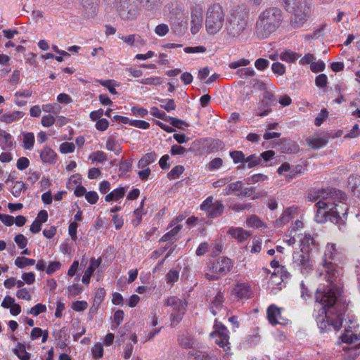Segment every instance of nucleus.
Listing matches in <instances>:
<instances>
[{"label": "nucleus", "mask_w": 360, "mask_h": 360, "mask_svg": "<svg viewBox=\"0 0 360 360\" xmlns=\"http://www.w3.org/2000/svg\"><path fill=\"white\" fill-rule=\"evenodd\" d=\"M326 285H320L315 292V302L321 305L316 321L321 333L338 330L342 325L347 304L342 298L343 289L338 283L339 278L327 279Z\"/></svg>", "instance_id": "f257e3e1"}, {"label": "nucleus", "mask_w": 360, "mask_h": 360, "mask_svg": "<svg viewBox=\"0 0 360 360\" xmlns=\"http://www.w3.org/2000/svg\"><path fill=\"white\" fill-rule=\"evenodd\" d=\"M283 12L277 7H270L262 12L256 22L257 35L262 39L269 37L281 25Z\"/></svg>", "instance_id": "f03ea898"}, {"label": "nucleus", "mask_w": 360, "mask_h": 360, "mask_svg": "<svg viewBox=\"0 0 360 360\" xmlns=\"http://www.w3.org/2000/svg\"><path fill=\"white\" fill-rule=\"evenodd\" d=\"M249 15L250 10L246 5L241 4L234 6L227 15V34L231 38L241 35L248 26Z\"/></svg>", "instance_id": "7ed1b4c3"}, {"label": "nucleus", "mask_w": 360, "mask_h": 360, "mask_svg": "<svg viewBox=\"0 0 360 360\" xmlns=\"http://www.w3.org/2000/svg\"><path fill=\"white\" fill-rule=\"evenodd\" d=\"M342 256L335 243H328L325 247L322 263L318 269L319 275L325 276L330 281L334 278H340V271L337 262L342 259Z\"/></svg>", "instance_id": "20e7f679"}, {"label": "nucleus", "mask_w": 360, "mask_h": 360, "mask_svg": "<svg viewBox=\"0 0 360 360\" xmlns=\"http://www.w3.org/2000/svg\"><path fill=\"white\" fill-rule=\"evenodd\" d=\"M226 8L219 2L211 4L207 6L205 13V27L206 32L210 36L219 33L226 22Z\"/></svg>", "instance_id": "39448f33"}, {"label": "nucleus", "mask_w": 360, "mask_h": 360, "mask_svg": "<svg viewBox=\"0 0 360 360\" xmlns=\"http://www.w3.org/2000/svg\"><path fill=\"white\" fill-rule=\"evenodd\" d=\"M285 11L292 13L290 26L302 27L311 13V5L306 0H281Z\"/></svg>", "instance_id": "423d86ee"}, {"label": "nucleus", "mask_w": 360, "mask_h": 360, "mask_svg": "<svg viewBox=\"0 0 360 360\" xmlns=\"http://www.w3.org/2000/svg\"><path fill=\"white\" fill-rule=\"evenodd\" d=\"M233 264V260L226 257H219L209 265L208 268L212 274L206 273L205 277L209 281L219 280L221 276L231 271Z\"/></svg>", "instance_id": "0eeeda50"}, {"label": "nucleus", "mask_w": 360, "mask_h": 360, "mask_svg": "<svg viewBox=\"0 0 360 360\" xmlns=\"http://www.w3.org/2000/svg\"><path fill=\"white\" fill-rule=\"evenodd\" d=\"M165 305L172 307L173 312L170 315V321L171 326L174 328L182 321L186 311L187 302L176 296H171L167 299Z\"/></svg>", "instance_id": "6e6552de"}, {"label": "nucleus", "mask_w": 360, "mask_h": 360, "mask_svg": "<svg viewBox=\"0 0 360 360\" xmlns=\"http://www.w3.org/2000/svg\"><path fill=\"white\" fill-rule=\"evenodd\" d=\"M213 328L210 336L214 340V343L222 348L227 355H231L233 353L231 349L230 333L228 328L221 323L218 322L214 325Z\"/></svg>", "instance_id": "1a4fd4ad"}, {"label": "nucleus", "mask_w": 360, "mask_h": 360, "mask_svg": "<svg viewBox=\"0 0 360 360\" xmlns=\"http://www.w3.org/2000/svg\"><path fill=\"white\" fill-rule=\"evenodd\" d=\"M201 210L205 212L209 218H217L221 216L224 211V205L220 200L214 202L212 196L207 197L200 205Z\"/></svg>", "instance_id": "9d476101"}, {"label": "nucleus", "mask_w": 360, "mask_h": 360, "mask_svg": "<svg viewBox=\"0 0 360 360\" xmlns=\"http://www.w3.org/2000/svg\"><path fill=\"white\" fill-rule=\"evenodd\" d=\"M317 189L319 193V200L332 202L334 200H341L345 198V193L338 189L332 188Z\"/></svg>", "instance_id": "9b49d317"}, {"label": "nucleus", "mask_w": 360, "mask_h": 360, "mask_svg": "<svg viewBox=\"0 0 360 360\" xmlns=\"http://www.w3.org/2000/svg\"><path fill=\"white\" fill-rule=\"evenodd\" d=\"M177 342L183 349H193L198 345L194 335L186 330L179 333Z\"/></svg>", "instance_id": "f8f14e48"}, {"label": "nucleus", "mask_w": 360, "mask_h": 360, "mask_svg": "<svg viewBox=\"0 0 360 360\" xmlns=\"http://www.w3.org/2000/svg\"><path fill=\"white\" fill-rule=\"evenodd\" d=\"M347 200V195L344 199H336L330 202L329 210L331 212L333 215H335L338 218L345 217L347 214L348 207L345 201Z\"/></svg>", "instance_id": "ddd939ff"}, {"label": "nucleus", "mask_w": 360, "mask_h": 360, "mask_svg": "<svg viewBox=\"0 0 360 360\" xmlns=\"http://www.w3.org/2000/svg\"><path fill=\"white\" fill-rule=\"evenodd\" d=\"M360 340V331L359 327L349 326L345 328V333L342 335V341L347 344H352Z\"/></svg>", "instance_id": "4468645a"}, {"label": "nucleus", "mask_w": 360, "mask_h": 360, "mask_svg": "<svg viewBox=\"0 0 360 360\" xmlns=\"http://www.w3.org/2000/svg\"><path fill=\"white\" fill-rule=\"evenodd\" d=\"M330 205V202H325L323 200H319L316 204V207H317L316 213L314 216V220L317 223H324L326 221V212L325 211L326 209L329 210V207Z\"/></svg>", "instance_id": "2eb2a0df"}, {"label": "nucleus", "mask_w": 360, "mask_h": 360, "mask_svg": "<svg viewBox=\"0 0 360 360\" xmlns=\"http://www.w3.org/2000/svg\"><path fill=\"white\" fill-rule=\"evenodd\" d=\"M101 264V259L92 258L90 260V264L85 270L84 275L82 278V281L85 285H89L90 283L91 277L95 271V270L99 267Z\"/></svg>", "instance_id": "dca6fc26"}, {"label": "nucleus", "mask_w": 360, "mask_h": 360, "mask_svg": "<svg viewBox=\"0 0 360 360\" xmlns=\"http://www.w3.org/2000/svg\"><path fill=\"white\" fill-rule=\"evenodd\" d=\"M281 309L275 304H271L266 309V317L269 323L272 326L281 324L279 319L281 318Z\"/></svg>", "instance_id": "f3484780"}, {"label": "nucleus", "mask_w": 360, "mask_h": 360, "mask_svg": "<svg viewBox=\"0 0 360 360\" xmlns=\"http://www.w3.org/2000/svg\"><path fill=\"white\" fill-rule=\"evenodd\" d=\"M227 233L239 243L247 240L250 236L249 231L240 227H231L228 230Z\"/></svg>", "instance_id": "a211bd4d"}, {"label": "nucleus", "mask_w": 360, "mask_h": 360, "mask_svg": "<svg viewBox=\"0 0 360 360\" xmlns=\"http://www.w3.org/2000/svg\"><path fill=\"white\" fill-rule=\"evenodd\" d=\"M40 158L44 163L55 164L58 155L49 146H45L40 152Z\"/></svg>", "instance_id": "6ab92c4d"}, {"label": "nucleus", "mask_w": 360, "mask_h": 360, "mask_svg": "<svg viewBox=\"0 0 360 360\" xmlns=\"http://www.w3.org/2000/svg\"><path fill=\"white\" fill-rule=\"evenodd\" d=\"M0 146L3 150H11L15 146L12 136L5 130H0Z\"/></svg>", "instance_id": "aec40b11"}, {"label": "nucleus", "mask_w": 360, "mask_h": 360, "mask_svg": "<svg viewBox=\"0 0 360 360\" xmlns=\"http://www.w3.org/2000/svg\"><path fill=\"white\" fill-rule=\"evenodd\" d=\"M233 292L239 299L249 297L251 295L250 286L245 283H237L233 289Z\"/></svg>", "instance_id": "412c9836"}, {"label": "nucleus", "mask_w": 360, "mask_h": 360, "mask_svg": "<svg viewBox=\"0 0 360 360\" xmlns=\"http://www.w3.org/2000/svg\"><path fill=\"white\" fill-rule=\"evenodd\" d=\"M243 189V184L240 181H236L235 182L229 184L223 190L222 194L224 196L234 194L238 197V194L242 192Z\"/></svg>", "instance_id": "4be33fe9"}, {"label": "nucleus", "mask_w": 360, "mask_h": 360, "mask_svg": "<svg viewBox=\"0 0 360 360\" xmlns=\"http://www.w3.org/2000/svg\"><path fill=\"white\" fill-rule=\"evenodd\" d=\"M181 229V225H176L174 226L173 229L161 237L160 242H167L170 244L174 243L178 240V235Z\"/></svg>", "instance_id": "5701e85b"}, {"label": "nucleus", "mask_w": 360, "mask_h": 360, "mask_svg": "<svg viewBox=\"0 0 360 360\" xmlns=\"http://www.w3.org/2000/svg\"><path fill=\"white\" fill-rule=\"evenodd\" d=\"M296 209L294 207H288L282 214V215L276 220L275 223L277 226H282L288 224L293 217Z\"/></svg>", "instance_id": "b1692460"}, {"label": "nucleus", "mask_w": 360, "mask_h": 360, "mask_svg": "<svg viewBox=\"0 0 360 360\" xmlns=\"http://www.w3.org/2000/svg\"><path fill=\"white\" fill-rule=\"evenodd\" d=\"M315 245V238L313 234L304 233V236L300 239L301 250L309 252L311 247Z\"/></svg>", "instance_id": "393cba45"}, {"label": "nucleus", "mask_w": 360, "mask_h": 360, "mask_svg": "<svg viewBox=\"0 0 360 360\" xmlns=\"http://www.w3.org/2000/svg\"><path fill=\"white\" fill-rule=\"evenodd\" d=\"M127 189V188L126 187H119L114 189L105 195V200L106 202L118 201L119 200L124 198Z\"/></svg>", "instance_id": "a878e982"}, {"label": "nucleus", "mask_w": 360, "mask_h": 360, "mask_svg": "<svg viewBox=\"0 0 360 360\" xmlns=\"http://www.w3.org/2000/svg\"><path fill=\"white\" fill-rule=\"evenodd\" d=\"M188 360H218L217 357L199 350L190 351L188 353Z\"/></svg>", "instance_id": "bb28decb"}, {"label": "nucleus", "mask_w": 360, "mask_h": 360, "mask_svg": "<svg viewBox=\"0 0 360 360\" xmlns=\"http://www.w3.org/2000/svg\"><path fill=\"white\" fill-rule=\"evenodd\" d=\"M25 113L22 111L17 110L9 113H5L0 117V120L6 124L15 122L22 118Z\"/></svg>", "instance_id": "cd10ccee"}, {"label": "nucleus", "mask_w": 360, "mask_h": 360, "mask_svg": "<svg viewBox=\"0 0 360 360\" xmlns=\"http://www.w3.org/2000/svg\"><path fill=\"white\" fill-rule=\"evenodd\" d=\"M260 158L257 157L255 154H252L247 158H245L244 163L238 166V169H251L259 165L260 164Z\"/></svg>", "instance_id": "c85d7f7f"}, {"label": "nucleus", "mask_w": 360, "mask_h": 360, "mask_svg": "<svg viewBox=\"0 0 360 360\" xmlns=\"http://www.w3.org/2000/svg\"><path fill=\"white\" fill-rule=\"evenodd\" d=\"M142 6L147 11H153L160 9L164 0H139Z\"/></svg>", "instance_id": "c756f323"}, {"label": "nucleus", "mask_w": 360, "mask_h": 360, "mask_svg": "<svg viewBox=\"0 0 360 360\" xmlns=\"http://www.w3.org/2000/svg\"><path fill=\"white\" fill-rule=\"evenodd\" d=\"M300 57V54L290 49H285L280 54V59L288 63H294Z\"/></svg>", "instance_id": "7c9ffc66"}, {"label": "nucleus", "mask_w": 360, "mask_h": 360, "mask_svg": "<svg viewBox=\"0 0 360 360\" xmlns=\"http://www.w3.org/2000/svg\"><path fill=\"white\" fill-rule=\"evenodd\" d=\"M308 145L313 149H319L328 143L326 137H311L307 139Z\"/></svg>", "instance_id": "2f4dec72"}, {"label": "nucleus", "mask_w": 360, "mask_h": 360, "mask_svg": "<svg viewBox=\"0 0 360 360\" xmlns=\"http://www.w3.org/2000/svg\"><path fill=\"white\" fill-rule=\"evenodd\" d=\"M27 189V185L22 181H15L12 184L11 193L15 197H20Z\"/></svg>", "instance_id": "473e14b6"}, {"label": "nucleus", "mask_w": 360, "mask_h": 360, "mask_svg": "<svg viewBox=\"0 0 360 360\" xmlns=\"http://www.w3.org/2000/svg\"><path fill=\"white\" fill-rule=\"evenodd\" d=\"M106 148L109 151L114 152L115 155H119L122 152V148L114 136H110L107 139Z\"/></svg>", "instance_id": "72a5a7b5"}, {"label": "nucleus", "mask_w": 360, "mask_h": 360, "mask_svg": "<svg viewBox=\"0 0 360 360\" xmlns=\"http://www.w3.org/2000/svg\"><path fill=\"white\" fill-rule=\"evenodd\" d=\"M202 27V17L191 15V32L196 34Z\"/></svg>", "instance_id": "f704fd0d"}, {"label": "nucleus", "mask_w": 360, "mask_h": 360, "mask_svg": "<svg viewBox=\"0 0 360 360\" xmlns=\"http://www.w3.org/2000/svg\"><path fill=\"white\" fill-rule=\"evenodd\" d=\"M13 352L20 360H30V354L26 351L25 346L22 343L17 344Z\"/></svg>", "instance_id": "c9c22d12"}, {"label": "nucleus", "mask_w": 360, "mask_h": 360, "mask_svg": "<svg viewBox=\"0 0 360 360\" xmlns=\"http://www.w3.org/2000/svg\"><path fill=\"white\" fill-rule=\"evenodd\" d=\"M246 224L249 228L262 229L266 227L264 222L256 215L248 217L246 220Z\"/></svg>", "instance_id": "e433bc0d"}, {"label": "nucleus", "mask_w": 360, "mask_h": 360, "mask_svg": "<svg viewBox=\"0 0 360 360\" xmlns=\"http://www.w3.org/2000/svg\"><path fill=\"white\" fill-rule=\"evenodd\" d=\"M22 142L24 148L27 150L32 149L35 142L34 134L32 132L25 133L23 134Z\"/></svg>", "instance_id": "4c0bfd02"}, {"label": "nucleus", "mask_w": 360, "mask_h": 360, "mask_svg": "<svg viewBox=\"0 0 360 360\" xmlns=\"http://www.w3.org/2000/svg\"><path fill=\"white\" fill-rule=\"evenodd\" d=\"M35 259L25 257H18L15 260V264L19 269H23L28 266H32L35 264Z\"/></svg>", "instance_id": "58836bf2"}, {"label": "nucleus", "mask_w": 360, "mask_h": 360, "mask_svg": "<svg viewBox=\"0 0 360 360\" xmlns=\"http://www.w3.org/2000/svg\"><path fill=\"white\" fill-rule=\"evenodd\" d=\"M129 3L127 2L126 1H124L123 2H121V5L118 8L119 14L126 18L128 20H131L134 18L135 13H133V11L129 9L127 13H125V8L127 9L129 8Z\"/></svg>", "instance_id": "ea45409f"}, {"label": "nucleus", "mask_w": 360, "mask_h": 360, "mask_svg": "<svg viewBox=\"0 0 360 360\" xmlns=\"http://www.w3.org/2000/svg\"><path fill=\"white\" fill-rule=\"evenodd\" d=\"M270 266L271 268L274 269L276 271H277V272H274L272 274H271V278L273 279V278L274 276H276L277 274H281V278H280V281H277V283L276 284H280V283L281 281H283V274L284 272V266H281L279 264V262L277 260H272L271 262H270Z\"/></svg>", "instance_id": "a19ab883"}, {"label": "nucleus", "mask_w": 360, "mask_h": 360, "mask_svg": "<svg viewBox=\"0 0 360 360\" xmlns=\"http://www.w3.org/2000/svg\"><path fill=\"white\" fill-rule=\"evenodd\" d=\"M185 169L182 165H176L167 174L169 179H176L184 173Z\"/></svg>", "instance_id": "79ce46f5"}, {"label": "nucleus", "mask_w": 360, "mask_h": 360, "mask_svg": "<svg viewBox=\"0 0 360 360\" xmlns=\"http://www.w3.org/2000/svg\"><path fill=\"white\" fill-rule=\"evenodd\" d=\"M61 109V107L56 103H48L42 105V110L44 112L53 113L54 115H58Z\"/></svg>", "instance_id": "37998d69"}, {"label": "nucleus", "mask_w": 360, "mask_h": 360, "mask_svg": "<svg viewBox=\"0 0 360 360\" xmlns=\"http://www.w3.org/2000/svg\"><path fill=\"white\" fill-rule=\"evenodd\" d=\"M105 295V289L103 288H98L95 292L93 307H95L96 305L97 308L100 305V304L103 301Z\"/></svg>", "instance_id": "c03bdc74"}, {"label": "nucleus", "mask_w": 360, "mask_h": 360, "mask_svg": "<svg viewBox=\"0 0 360 360\" xmlns=\"http://www.w3.org/2000/svg\"><path fill=\"white\" fill-rule=\"evenodd\" d=\"M225 300V298L224 297V295L221 293V292H218L217 294V295L215 296V297L214 298V300L212 302V307L211 308L212 309V311L214 315H216V311H214V307L218 309L219 308H220L222 305V304L224 303Z\"/></svg>", "instance_id": "a18cd8bd"}, {"label": "nucleus", "mask_w": 360, "mask_h": 360, "mask_svg": "<svg viewBox=\"0 0 360 360\" xmlns=\"http://www.w3.org/2000/svg\"><path fill=\"white\" fill-rule=\"evenodd\" d=\"M230 157L235 164L244 163L245 155L241 150H233L230 152Z\"/></svg>", "instance_id": "49530a36"}, {"label": "nucleus", "mask_w": 360, "mask_h": 360, "mask_svg": "<svg viewBox=\"0 0 360 360\" xmlns=\"http://www.w3.org/2000/svg\"><path fill=\"white\" fill-rule=\"evenodd\" d=\"M179 278V273L177 270L171 269L168 271L166 275L167 283L171 285H173L176 282L178 281Z\"/></svg>", "instance_id": "de8ad7c7"}, {"label": "nucleus", "mask_w": 360, "mask_h": 360, "mask_svg": "<svg viewBox=\"0 0 360 360\" xmlns=\"http://www.w3.org/2000/svg\"><path fill=\"white\" fill-rule=\"evenodd\" d=\"M160 107L168 112H171L172 110H174L176 108L175 101L172 98H169L167 101L162 99L160 101Z\"/></svg>", "instance_id": "09e8293b"}, {"label": "nucleus", "mask_w": 360, "mask_h": 360, "mask_svg": "<svg viewBox=\"0 0 360 360\" xmlns=\"http://www.w3.org/2000/svg\"><path fill=\"white\" fill-rule=\"evenodd\" d=\"M46 311V307L45 304L39 303L32 307L28 311L27 314H31L34 316H37L41 313Z\"/></svg>", "instance_id": "8fccbe9b"}, {"label": "nucleus", "mask_w": 360, "mask_h": 360, "mask_svg": "<svg viewBox=\"0 0 360 360\" xmlns=\"http://www.w3.org/2000/svg\"><path fill=\"white\" fill-rule=\"evenodd\" d=\"M75 149V144L72 142H63L59 147V150L63 154L72 153Z\"/></svg>", "instance_id": "3c124183"}, {"label": "nucleus", "mask_w": 360, "mask_h": 360, "mask_svg": "<svg viewBox=\"0 0 360 360\" xmlns=\"http://www.w3.org/2000/svg\"><path fill=\"white\" fill-rule=\"evenodd\" d=\"M129 125L142 129H148L150 127V123L144 120H136L129 119Z\"/></svg>", "instance_id": "603ef678"}, {"label": "nucleus", "mask_w": 360, "mask_h": 360, "mask_svg": "<svg viewBox=\"0 0 360 360\" xmlns=\"http://www.w3.org/2000/svg\"><path fill=\"white\" fill-rule=\"evenodd\" d=\"M89 159H91L92 162H103L107 160V155L104 152L98 150L93 153L89 156Z\"/></svg>", "instance_id": "864d4df0"}, {"label": "nucleus", "mask_w": 360, "mask_h": 360, "mask_svg": "<svg viewBox=\"0 0 360 360\" xmlns=\"http://www.w3.org/2000/svg\"><path fill=\"white\" fill-rule=\"evenodd\" d=\"M168 120H170V124L178 129H184V127H187L188 124L184 120L173 117H168Z\"/></svg>", "instance_id": "5fc2aeb1"}, {"label": "nucleus", "mask_w": 360, "mask_h": 360, "mask_svg": "<svg viewBox=\"0 0 360 360\" xmlns=\"http://www.w3.org/2000/svg\"><path fill=\"white\" fill-rule=\"evenodd\" d=\"M210 248L211 256L212 257H217L222 252L223 250V245L220 242H215L214 243H212Z\"/></svg>", "instance_id": "6e6d98bb"}, {"label": "nucleus", "mask_w": 360, "mask_h": 360, "mask_svg": "<svg viewBox=\"0 0 360 360\" xmlns=\"http://www.w3.org/2000/svg\"><path fill=\"white\" fill-rule=\"evenodd\" d=\"M14 241L20 249H24L27 245V239L23 234H18L14 237Z\"/></svg>", "instance_id": "4d7b16f0"}, {"label": "nucleus", "mask_w": 360, "mask_h": 360, "mask_svg": "<svg viewBox=\"0 0 360 360\" xmlns=\"http://www.w3.org/2000/svg\"><path fill=\"white\" fill-rule=\"evenodd\" d=\"M94 359H100L103 355V347L101 343L95 344L91 349Z\"/></svg>", "instance_id": "13d9d810"}, {"label": "nucleus", "mask_w": 360, "mask_h": 360, "mask_svg": "<svg viewBox=\"0 0 360 360\" xmlns=\"http://www.w3.org/2000/svg\"><path fill=\"white\" fill-rule=\"evenodd\" d=\"M269 65V61L266 58H258L255 62V68L259 70L263 71L266 69Z\"/></svg>", "instance_id": "bf43d9fd"}, {"label": "nucleus", "mask_w": 360, "mask_h": 360, "mask_svg": "<svg viewBox=\"0 0 360 360\" xmlns=\"http://www.w3.org/2000/svg\"><path fill=\"white\" fill-rule=\"evenodd\" d=\"M262 240L259 237H254L252 239V246L250 250L252 253H259L262 250Z\"/></svg>", "instance_id": "052dcab7"}, {"label": "nucleus", "mask_w": 360, "mask_h": 360, "mask_svg": "<svg viewBox=\"0 0 360 360\" xmlns=\"http://www.w3.org/2000/svg\"><path fill=\"white\" fill-rule=\"evenodd\" d=\"M271 70L274 73L278 75H283L285 73V65L279 62L274 63L271 65Z\"/></svg>", "instance_id": "680f3d73"}, {"label": "nucleus", "mask_w": 360, "mask_h": 360, "mask_svg": "<svg viewBox=\"0 0 360 360\" xmlns=\"http://www.w3.org/2000/svg\"><path fill=\"white\" fill-rule=\"evenodd\" d=\"M315 84L320 88H325L328 84V77L325 74H320L316 77Z\"/></svg>", "instance_id": "e2e57ef3"}, {"label": "nucleus", "mask_w": 360, "mask_h": 360, "mask_svg": "<svg viewBox=\"0 0 360 360\" xmlns=\"http://www.w3.org/2000/svg\"><path fill=\"white\" fill-rule=\"evenodd\" d=\"M328 116V110L325 108L322 109L319 115L315 118L314 124L317 127H320Z\"/></svg>", "instance_id": "0e129e2a"}, {"label": "nucleus", "mask_w": 360, "mask_h": 360, "mask_svg": "<svg viewBox=\"0 0 360 360\" xmlns=\"http://www.w3.org/2000/svg\"><path fill=\"white\" fill-rule=\"evenodd\" d=\"M88 307V303L84 300H77L73 302L72 305V309L75 311H84Z\"/></svg>", "instance_id": "69168bd1"}, {"label": "nucleus", "mask_w": 360, "mask_h": 360, "mask_svg": "<svg viewBox=\"0 0 360 360\" xmlns=\"http://www.w3.org/2000/svg\"><path fill=\"white\" fill-rule=\"evenodd\" d=\"M169 27L167 25L162 23L157 25L155 28V32L160 37L165 36L169 32Z\"/></svg>", "instance_id": "338daca9"}, {"label": "nucleus", "mask_w": 360, "mask_h": 360, "mask_svg": "<svg viewBox=\"0 0 360 360\" xmlns=\"http://www.w3.org/2000/svg\"><path fill=\"white\" fill-rule=\"evenodd\" d=\"M61 267V263L58 261L51 262L46 269V272L49 275L53 274Z\"/></svg>", "instance_id": "774afa93"}]
</instances>
